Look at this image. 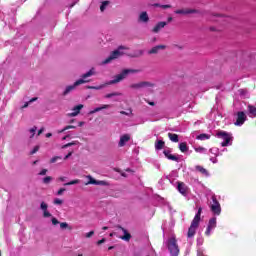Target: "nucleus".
Instances as JSON below:
<instances>
[{"mask_svg":"<svg viewBox=\"0 0 256 256\" xmlns=\"http://www.w3.org/2000/svg\"><path fill=\"white\" fill-rule=\"evenodd\" d=\"M197 256H207V255H204V254H203V251L198 250V251H197Z\"/></svg>","mask_w":256,"mask_h":256,"instance_id":"nucleus-52","label":"nucleus"},{"mask_svg":"<svg viewBox=\"0 0 256 256\" xmlns=\"http://www.w3.org/2000/svg\"><path fill=\"white\" fill-rule=\"evenodd\" d=\"M142 55H143V50H137L133 54H130V57L137 58V57H142Z\"/></svg>","mask_w":256,"mask_h":256,"instance_id":"nucleus-29","label":"nucleus"},{"mask_svg":"<svg viewBox=\"0 0 256 256\" xmlns=\"http://www.w3.org/2000/svg\"><path fill=\"white\" fill-rule=\"evenodd\" d=\"M167 25V22H158L157 25L153 28V33H159Z\"/></svg>","mask_w":256,"mask_h":256,"instance_id":"nucleus-18","label":"nucleus"},{"mask_svg":"<svg viewBox=\"0 0 256 256\" xmlns=\"http://www.w3.org/2000/svg\"><path fill=\"white\" fill-rule=\"evenodd\" d=\"M121 231H123L124 235L120 237L122 241H131V233L127 231V229L123 228L122 226H117Z\"/></svg>","mask_w":256,"mask_h":256,"instance_id":"nucleus-15","label":"nucleus"},{"mask_svg":"<svg viewBox=\"0 0 256 256\" xmlns=\"http://www.w3.org/2000/svg\"><path fill=\"white\" fill-rule=\"evenodd\" d=\"M141 73V69H124L120 74L114 76V79L110 81V85H115L116 83H121L123 79L127 78V75Z\"/></svg>","mask_w":256,"mask_h":256,"instance_id":"nucleus-3","label":"nucleus"},{"mask_svg":"<svg viewBox=\"0 0 256 256\" xmlns=\"http://www.w3.org/2000/svg\"><path fill=\"white\" fill-rule=\"evenodd\" d=\"M79 183H81V180L76 179V180H72V181H70V182H68V183H65L64 186L67 187V186H69V185H77V184H79Z\"/></svg>","mask_w":256,"mask_h":256,"instance_id":"nucleus-34","label":"nucleus"},{"mask_svg":"<svg viewBox=\"0 0 256 256\" xmlns=\"http://www.w3.org/2000/svg\"><path fill=\"white\" fill-rule=\"evenodd\" d=\"M85 125V122H79V127H83Z\"/></svg>","mask_w":256,"mask_h":256,"instance_id":"nucleus-61","label":"nucleus"},{"mask_svg":"<svg viewBox=\"0 0 256 256\" xmlns=\"http://www.w3.org/2000/svg\"><path fill=\"white\" fill-rule=\"evenodd\" d=\"M37 131V126H34L30 129V133L32 134L30 136V139H33L35 137V132Z\"/></svg>","mask_w":256,"mask_h":256,"instance_id":"nucleus-38","label":"nucleus"},{"mask_svg":"<svg viewBox=\"0 0 256 256\" xmlns=\"http://www.w3.org/2000/svg\"><path fill=\"white\" fill-rule=\"evenodd\" d=\"M213 204L211 205L210 209L214 215H221V204L217 200V197L212 196Z\"/></svg>","mask_w":256,"mask_h":256,"instance_id":"nucleus-8","label":"nucleus"},{"mask_svg":"<svg viewBox=\"0 0 256 256\" xmlns=\"http://www.w3.org/2000/svg\"><path fill=\"white\" fill-rule=\"evenodd\" d=\"M51 222H52V224H54V225H59V220H57V218H55V217H53V218L51 219Z\"/></svg>","mask_w":256,"mask_h":256,"instance_id":"nucleus-45","label":"nucleus"},{"mask_svg":"<svg viewBox=\"0 0 256 256\" xmlns=\"http://www.w3.org/2000/svg\"><path fill=\"white\" fill-rule=\"evenodd\" d=\"M39 149H40V146H39V145L35 146V147L32 149V151L30 152V155H35V153H37V152L39 151Z\"/></svg>","mask_w":256,"mask_h":256,"instance_id":"nucleus-41","label":"nucleus"},{"mask_svg":"<svg viewBox=\"0 0 256 256\" xmlns=\"http://www.w3.org/2000/svg\"><path fill=\"white\" fill-rule=\"evenodd\" d=\"M60 227L62 229H69V231H71V229H73L71 226H69V224L67 222H61Z\"/></svg>","mask_w":256,"mask_h":256,"instance_id":"nucleus-35","label":"nucleus"},{"mask_svg":"<svg viewBox=\"0 0 256 256\" xmlns=\"http://www.w3.org/2000/svg\"><path fill=\"white\" fill-rule=\"evenodd\" d=\"M139 21H142V23H147L149 21V15L147 12H142L139 16Z\"/></svg>","mask_w":256,"mask_h":256,"instance_id":"nucleus-22","label":"nucleus"},{"mask_svg":"<svg viewBox=\"0 0 256 256\" xmlns=\"http://www.w3.org/2000/svg\"><path fill=\"white\" fill-rule=\"evenodd\" d=\"M102 229H103V231H107V229H109V227L104 226V227H102Z\"/></svg>","mask_w":256,"mask_h":256,"instance_id":"nucleus-63","label":"nucleus"},{"mask_svg":"<svg viewBox=\"0 0 256 256\" xmlns=\"http://www.w3.org/2000/svg\"><path fill=\"white\" fill-rule=\"evenodd\" d=\"M110 105L104 104L101 107H97L94 110L90 111V115H93L95 113H99V111H103V109H109Z\"/></svg>","mask_w":256,"mask_h":256,"instance_id":"nucleus-19","label":"nucleus"},{"mask_svg":"<svg viewBox=\"0 0 256 256\" xmlns=\"http://www.w3.org/2000/svg\"><path fill=\"white\" fill-rule=\"evenodd\" d=\"M120 115H126L127 117H131L133 115V109L129 108L127 111H120Z\"/></svg>","mask_w":256,"mask_h":256,"instance_id":"nucleus-28","label":"nucleus"},{"mask_svg":"<svg viewBox=\"0 0 256 256\" xmlns=\"http://www.w3.org/2000/svg\"><path fill=\"white\" fill-rule=\"evenodd\" d=\"M107 240L105 238H102L101 240L97 241V245H103Z\"/></svg>","mask_w":256,"mask_h":256,"instance_id":"nucleus-47","label":"nucleus"},{"mask_svg":"<svg viewBox=\"0 0 256 256\" xmlns=\"http://www.w3.org/2000/svg\"><path fill=\"white\" fill-rule=\"evenodd\" d=\"M87 89H101V87H97V86H88Z\"/></svg>","mask_w":256,"mask_h":256,"instance_id":"nucleus-53","label":"nucleus"},{"mask_svg":"<svg viewBox=\"0 0 256 256\" xmlns=\"http://www.w3.org/2000/svg\"><path fill=\"white\" fill-rule=\"evenodd\" d=\"M121 49H127L125 46H119L118 50H114L111 52L110 57L106 58L103 63L104 65H107V63H111L115 59H119L123 53H121Z\"/></svg>","mask_w":256,"mask_h":256,"instance_id":"nucleus-5","label":"nucleus"},{"mask_svg":"<svg viewBox=\"0 0 256 256\" xmlns=\"http://www.w3.org/2000/svg\"><path fill=\"white\" fill-rule=\"evenodd\" d=\"M81 109H83V104H79L77 106H75L72 109V113H68V117H77V115H79V113H81Z\"/></svg>","mask_w":256,"mask_h":256,"instance_id":"nucleus-16","label":"nucleus"},{"mask_svg":"<svg viewBox=\"0 0 256 256\" xmlns=\"http://www.w3.org/2000/svg\"><path fill=\"white\" fill-rule=\"evenodd\" d=\"M176 15H192L193 13H199L197 9L185 8L174 11Z\"/></svg>","mask_w":256,"mask_h":256,"instance_id":"nucleus-10","label":"nucleus"},{"mask_svg":"<svg viewBox=\"0 0 256 256\" xmlns=\"http://www.w3.org/2000/svg\"><path fill=\"white\" fill-rule=\"evenodd\" d=\"M43 217H45V218L51 217V214H50L47 210H45V211L43 212Z\"/></svg>","mask_w":256,"mask_h":256,"instance_id":"nucleus-48","label":"nucleus"},{"mask_svg":"<svg viewBox=\"0 0 256 256\" xmlns=\"http://www.w3.org/2000/svg\"><path fill=\"white\" fill-rule=\"evenodd\" d=\"M168 137H169L170 141H172L173 143H179V135L173 134V133H168Z\"/></svg>","mask_w":256,"mask_h":256,"instance_id":"nucleus-23","label":"nucleus"},{"mask_svg":"<svg viewBox=\"0 0 256 256\" xmlns=\"http://www.w3.org/2000/svg\"><path fill=\"white\" fill-rule=\"evenodd\" d=\"M121 96V93L119 92H113V93H109V94H106V99H111V97H119Z\"/></svg>","mask_w":256,"mask_h":256,"instance_id":"nucleus-32","label":"nucleus"},{"mask_svg":"<svg viewBox=\"0 0 256 256\" xmlns=\"http://www.w3.org/2000/svg\"><path fill=\"white\" fill-rule=\"evenodd\" d=\"M94 235H95V231H90V232L86 233L85 237H86L87 239H89V238H91V237L94 236Z\"/></svg>","mask_w":256,"mask_h":256,"instance_id":"nucleus-43","label":"nucleus"},{"mask_svg":"<svg viewBox=\"0 0 256 256\" xmlns=\"http://www.w3.org/2000/svg\"><path fill=\"white\" fill-rule=\"evenodd\" d=\"M65 179H66L65 177H60L59 181H65Z\"/></svg>","mask_w":256,"mask_h":256,"instance_id":"nucleus-64","label":"nucleus"},{"mask_svg":"<svg viewBox=\"0 0 256 256\" xmlns=\"http://www.w3.org/2000/svg\"><path fill=\"white\" fill-rule=\"evenodd\" d=\"M165 147V141L163 140H158L155 142V149L156 151H161Z\"/></svg>","mask_w":256,"mask_h":256,"instance_id":"nucleus-20","label":"nucleus"},{"mask_svg":"<svg viewBox=\"0 0 256 256\" xmlns=\"http://www.w3.org/2000/svg\"><path fill=\"white\" fill-rule=\"evenodd\" d=\"M71 155H73V152H69V153L64 157V161H67V159H69V157H71Z\"/></svg>","mask_w":256,"mask_h":256,"instance_id":"nucleus-50","label":"nucleus"},{"mask_svg":"<svg viewBox=\"0 0 256 256\" xmlns=\"http://www.w3.org/2000/svg\"><path fill=\"white\" fill-rule=\"evenodd\" d=\"M54 205H63V200L59 198L54 199Z\"/></svg>","mask_w":256,"mask_h":256,"instance_id":"nucleus-42","label":"nucleus"},{"mask_svg":"<svg viewBox=\"0 0 256 256\" xmlns=\"http://www.w3.org/2000/svg\"><path fill=\"white\" fill-rule=\"evenodd\" d=\"M162 9H171V5H161Z\"/></svg>","mask_w":256,"mask_h":256,"instance_id":"nucleus-51","label":"nucleus"},{"mask_svg":"<svg viewBox=\"0 0 256 256\" xmlns=\"http://www.w3.org/2000/svg\"><path fill=\"white\" fill-rule=\"evenodd\" d=\"M44 131H45V128H41V129L38 131V135H41Z\"/></svg>","mask_w":256,"mask_h":256,"instance_id":"nucleus-56","label":"nucleus"},{"mask_svg":"<svg viewBox=\"0 0 256 256\" xmlns=\"http://www.w3.org/2000/svg\"><path fill=\"white\" fill-rule=\"evenodd\" d=\"M203 212V208L199 207L198 212L196 213L194 219L191 222V225L188 229L187 237L189 239H193L195 237V233H197V229L199 228V223L201 221V213Z\"/></svg>","mask_w":256,"mask_h":256,"instance_id":"nucleus-1","label":"nucleus"},{"mask_svg":"<svg viewBox=\"0 0 256 256\" xmlns=\"http://www.w3.org/2000/svg\"><path fill=\"white\" fill-rule=\"evenodd\" d=\"M148 105H151V107H155V102H148Z\"/></svg>","mask_w":256,"mask_h":256,"instance_id":"nucleus-58","label":"nucleus"},{"mask_svg":"<svg viewBox=\"0 0 256 256\" xmlns=\"http://www.w3.org/2000/svg\"><path fill=\"white\" fill-rule=\"evenodd\" d=\"M245 121H247V115H245V112L243 111L237 112V118L234 125H236L237 127H241V125H243Z\"/></svg>","mask_w":256,"mask_h":256,"instance_id":"nucleus-9","label":"nucleus"},{"mask_svg":"<svg viewBox=\"0 0 256 256\" xmlns=\"http://www.w3.org/2000/svg\"><path fill=\"white\" fill-rule=\"evenodd\" d=\"M112 249H115V246L108 247V251H111Z\"/></svg>","mask_w":256,"mask_h":256,"instance_id":"nucleus-62","label":"nucleus"},{"mask_svg":"<svg viewBox=\"0 0 256 256\" xmlns=\"http://www.w3.org/2000/svg\"><path fill=\"white\" fill-rule=\"evenodd\" d=\"M68 129H77V126L68 125L65 126L62 130H60L58 133H65V131H68Z\"/></svg>","mask_w":256,"mask_h":256,"instance_id":"nucleus-33","label":"nucleus"},{"mask_svg":"<svg viewBox=\"0 0 256 256\" xmlns=\"http://www.w3.org/2000/svg\"><path fill=\"white\" fill-rule=\"evenodd\" d=\"M109 5V1H104L102 2L101 6H100V11H105V8Z\"/></svg>","mask_w":256,"mask_h":256,"instance_id":"nucleus-37","label":"nucleus"},{"mask_svg":"<svg viewBox=\"0 0 256 256\" xmlns=\"http://www.w3.org/2000/svg\"><path fill=\"white\" fill-rule=\"evenodd\" d=\"M217 227V218H211L208 222V226L205 232V235L209 236L211 235V230L215 229Z\"/></svg>","mask_w":256,"mask_h":256,"instance_id":"nucleus-11","label":"nucleus"},{"mask_svg":"<svg viewBox=\"0 0 256 256\" xmlns=\"http://www.w3.org/2000/svg\"><path fill=\"white\" fill-rule=\"evenodd\" d=\"M48 207H49V206H48L47 203H45V202H42V203L40 204V209H42L43 212L47 211Z\"/></svg>","mask_w":256,"mask_h":256,"instance_id":"nucleus-39","label":"nucleus"},{"mask_svg":"<svg viewBox=\"0 0 256 256\" xmlns=\"http://www.w3.org/2000/svg\"><path fill=\"white\" fill-rule=\"evenodd\" d=\"M248 113L251 115V117H256V107L249 104L248 105Z\"/></svg>","mask_w":256,"mask_h":256,"instance_id":"nucleus-25","label":"nucleus"},{"mask_svg":"<svg viewBox=\"0 0 256 256\" xmlns=\"http://www.w3.org/2000/svg\"><path fill=\"white\" fill-rule=\"evenodd\" d=\"M89 181L86 183V185H99V182L95 180L93 177L88 176Z\"/></svg>","mask_w":256,"mask_h":256,"instance_id":"nucleus-27","label":"nucleus"},{"mask_svg":"<svg viewBox=\"0 0 256 256\" xmlns=\"http://www.w3.org/2000/svg\"><path fill=\"white\" fill-rule=\"evenodd\" d=\"M73 145H79V141H72L62 146V149H67V147H73Z\"/></svg>","mask_w":256,"mask_h":256,"instance_id":"nucleus-30","label":"nucleus"},{"mask_svg":"<svg viewBox=\"0 0 256 256\" xmlns=\"http://www.w3.org/2000/svg\"><path fill=\"white\" fill-rule=\"evenodd\" d=\"M195 151H196V153H205V151H207V149L204 147H197V148H195Z\"/></svg>","mask_w":256,"mask_h":256,"instance_id":"nucleus-40","label":"nucleus"},{"mask_svg":"<svg viewBox=\"0 0 256 256\" xmlns=\"http://www.w3.org/2000/svg\"><path fill=\"white\" fill-rule=\"evenodd\" d=\"M163 154L165 155L166 158H168L170 161H176V163H179V157L171 154V151L169 150H164Z\"/></svg>","mask_w":256,"mask_h":256,"instance_id":"nucleus-17","label":"nucleus"},{"mask_svg":"<svg viewBox=\"0 0 256 256\" xmlns=\"http://www.w3.org/2000/svg\"><path fill=\"white\" fill-rule=\"evenodd\" d=\"M65 191H67V189L65 188H60L57 192V195H63V193H65Z\"/></svg>","mask_w":256,"mask_h":256,"instance_id":"nucleus-44","label":"nucleus"},{"mask_svg":"<svg viewBox=\"0 0 256 256\" xmlns=\"http://www.w3.org/2000/svg\"><path fill=\"white\" fill-rule=\"evenodd\" d=\"M93 74V69L83 74L82 79L77 80L73 85L67 86L62 95L65 97L69 95L71 91H75V87H79V85H83L84 83H89V80L85 79H87V77H91Z\"/></svg>","mask_w":256,"mask_h":256,"instance_id":"nucleus-2","label":"nucleus"},{"mask_svg":"<svg viewBox=\"0 0 256 256\" xmlns=\"http://www.w3.org/2000/svg\"><path fill=\"white\" fill-rule=\"evenodd\" d=\"M195 168H196V171H199V173H201L202 175H206V176L209 175V172L203 166L197 165Z\"/></svg>","mask_w":256,"mask_h":256,"instance_id":"nucleus-24","label":"nucleus"},{"mask_svg":"<svg viewBox=\"0 0 256 256\" xmlns=\"http://www.w3.org/2000/svg\"><path fill=\"white\" fill-rule=\"evenodd\" d=\"M125 171H126L127 173H133V170L130 169V168H127Z\"/></svg>","mask_w":256,"mask_h":256,"instance_id":"nucleus-57","label":"nucleus"},{"mask_svg":"<svg viewBox=\"0 0 256 256\" xmlns=\"http://www.w3.org/2000/svg\"><path fill=\"white\" fill-rule=\"evenodd\" d=\"M129 141H131V135L129 134H124L120 137V140H119V143H118V146L119 147H125V145L127 143H129Z\"/></svg>","mask_w":256,"mask_h":256,"instance_id":"nucleus-13","label":"nucleus"},{"mask_svg":"<svg viewBox=\"0 0 256 256\" xmlns=\"http://www.w3.org/2000/svg\"><path fill=\"white\" fill-rule=\"evenodd\" d=\"M38 175H41V176L47 175V169H42V170L39 172Z\"/></svg>","mask_w":256,"mask_h":256,"instance_id":"nucleus-49","label":"nucleus"},{"mask_svg":"<svg viewBox=\"0 0 256 256\" xmlns=\"http://www.w3.org/2000/svg\"><path fill=\"white\" fill-rule=\"evenodd\" d=\"M61 159H63V157L54 156V157L51 158L50 163H57V161H61Z\"/></svg>","mask_w":256,"mask_h":256,"instance_id":"nucleus-36","label":"nucleus"},{"mask_svg":"<svg viewBox=\"0 0 256 256\" xmlns=\"http://www.w3.org/2000/svg\"><path fill=\"white\" fill-rule=\"evenodd\" d=\"M177 185L179 193H181V195H183L184 197H187V191H189L187 185L184 182H177Z\"/></svg>","mask_w":256,"mask_h":256,"instance_id":"nucleus-12","label":"nucleus"},{"mask_svg":"<svg viewBox=\"0 0 256 256\" xmlns=\"http://www.w3.org/2000/svg\"><path fill=\"white\" fill-rule=\"evenodd\" d=\"M166 245L171 256H179V244H177V238H169Z\"/></svg>","mask_w":256,"mask_h":256,"instance_id":"nucleus-4","label":"nucleus"},{"mask_svg":"<svg viewBox=\"0 0 256 256\" xmlns=\"http://www.w3.org/2000/svg\"><path fill=\"white\" fill-rule=\"evenodd\" d=\"M27 107H29V102H26V103L22 106V109H27Z\"/></svg>","mask_w":256,"mask_h":256,"instance_id":"nucleus-54","label":"nucleus"},{"mask_svg":"<svg viewBox=\"0 0 256 256\" xmlns=\"http://www.w3.org/2000/svg\"><path fill=\"white\" fill-rule=\"evenodd\" d=\"M196 139L200 140V141H205L207 139H211V136L208 134H200L196 137Z\"/></svg>","mask_w":256,"mask_h":256,"instance_id":"nucleus-26","label":"nucleus"},{"mask_svg":"<svg viewBox=\"0 0 256 256\" xmlns=\"http://www.w3.org/2000/svg\"><path fill=\"white\" fill-rule=\"evenodd\" d=\"M53 181V177L51 176H46L45 178H43L42 182L44 183V185H49V183H51Z\"/></svg>","mask_w":256,"mask_h":256,"instance_id":"nucleus-31","label":"nucleus"},{"mask_svg":"<svg viewBox=\"0 0 256 256\" xmlns=\"http://www.w3.org/2000/svg\"><path fill=\"white\" fill-rule=\"evenodd\" d=\"M37 99H38L37 97L31 98L29 103H34V101H37Z\"/></svg>","mask_w":256,"mask_h":256,"instance_id":"nucleus-55","label":"nucleus"},{"mask_svg":"<svg viewBox=\"0 0 256 256\" xmlns=\"http://www.w3.org/2000/svg\"><path fill=\"white\" fill-rule=\"evenodd\" d=\"M46 137H47V138H49V137H53V134H51V133H47V134H46Z\"/></svg>","mask_w":256,"mask_h":256,"instance_id":"nucleus-60","label":"nucleus"},{"mask_svg":"<svg viewBox=\"0 0 256 256\" xmlns=\"http://www.w3.org/2000/svg\"><path fill=\"white\" fill-rule=\"evenodd\" d=\"M167 49V46L165 45H157V46H154L152 49H150L148 51V55H157V53H159V51H163Z\"/></svg>","mask_w":256,"mask_h":256,"instance_id":"nucleus-14","label":"nucleus"},{"mask_svg":"<svg viewBox=\"0 0 256 256\" xmlns=\"http://www.w3.org/2000/svg\"><path fill=\"white\" fill-rule=\"evenodd\" d=\"M145 87H155V83L149 81H142L130 85V89H145Z\"/></svg>","mask_w":256,"mask_h":256,"instance_id":"nucleus-7","label":"nucleus"},{"mask_svg":"<svg viewBox=\"0 0 256 256\" xmlns=\"http://www.w3.org/2000/svg\"><path fill=\"white\" fill-rule=\"evenodd\" d=\"M216 137H218V139L223 140V142L221 143L222 147H227L229 145V143H231V134H229L225 131L217 132Z\"/></svg>","mask_w":256,"mask_h":256,"instance_id":"nucleus-6","label":"nucleus"},{"mask_svg":"<svg viewBox=\"0 0 256 256\" xmlns=\"http://www.w3.org/2000/svg\"><path fill=\"white\" fill-rule=\"evenodd\" d=\"M167 21L168 23H171V21H173V17H168Z\"/></svg>","mask_w":256,"mask_h":256,"instance_id":"nucleus-59","label":"nucleus"},{"mask_svg":"<svg viewBox=\"0 0 256 256\" xmlns=\"http://www.w3.org/2000/svg\"><path fill=\"white\" fill-rule=\"evenodd\" d=\"M179 150L181 151V153H187V151H189V146H187V142H181L179 144Z\"/></svg>","mask_w":256,"mask_h":256,"instance_id":"nucleus-21","label":"nucleus"},{"mask_svg":"<svg viewBox=\"0 0 256 256\" xmlns=\"http://www.w3.org/2000/svg\"><path fill=\"white\" fill-rule=\"evenodd\" d=\"M116 171H117V173H120V175L122 177H127V174L125 172L121 171V169H116Z\"/></svg>","mask_w":256,"mask_h":256,"instance_id":"nucleus-46","label":"nucleus"}]
</instances>
